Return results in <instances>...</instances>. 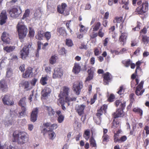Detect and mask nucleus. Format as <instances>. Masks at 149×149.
<instances>
[{"label":"nucleus","mask_w":149,"mask_h":149,"mask_svg":"<svg viewBox=\"0 0 149 149\" xmlns=\"http://www.w3.org/2000/svg\"><path fill=\"white\" fill-rule=\"evenodd\" d=\"M119 41L123 45H124L126 42V38H119Z\"/></svg>","instance_id":"56"},{"label":"nucleus","mask_w":149,"mask_h":149,"mask_svg":"<svg viewBox=\"0 0 149 149\" xmlns=\"http://www.w3.org/2000/svg\"><path fill=\"white\" fill-rule=\"evenodd\" d=\"M15 49V47L14 46H10L9 47L6 46L3 48V49L4 51L8 53H10L13 51Z\"/></svg>","instance_id":"29"},{"label":"nucleus","mask_w":149,"mask_h":149,"mask_svg":"<svg viewBox=\"0 0 149 149\" xmlns=\"http://www.w3.org/2000/svg\"><path fill=\"white\" fill-rule=\"evenodd\" d=\"M60 51L62 55H63L66 54V50L64 47L62 48L60 50Z\"/></svg>","instance_id":"64"},{"label":"nucleus","mask_w":149,"mask_h":149,"mask_svg":"<svg viewBox=\"0 0 149 149\" xmlns=\"http://www.w3.org/2000/svg\"><path fill=\"white\" fill-rule=\"evenodd\" d=\"M7 19V13L6 10L2 11L0 15V24L3 25L6 22Z\"/></svg>","instance_id":"14"},{"label":"nucleus","mask_w":149,"mask_h":149,"mask_svg":"<svg viewBox=\"0 0 149 149\" xmlns=\"http://www.w3.org/2000/svg\"><path fill=\"white\" fill-rule=\"evenodd\" d=\"M21 84L24 87V89H26L29 86V83L28 81H24L22 82Z\"/></svg>","instance_id":"50"},{"label":"nucleus","mask_w":149,"mask_h":149,"mask_svg":"<svg viewBox=\"0 0 149 149\" xmlns=\"http://www.w3.org/2000/svg\"><path fill=\"white\" fill-rule=\"evenodd\" d=\"M124 21L123 19V17H118V16L114 18V19L113 21V22L114 23H120L121 22L123 23Z\"/></svg>","instance_id":"32"},{"label":"nucleus","mask_w":149,"mask_h":149,"mask_svg":"<svg viewBox=\"0 0 149 149\" xmlns=\"http://www.w3.org/2000/svg\"><path fill=\"white\" fill-rule=\"evenodd\" d=\"M144 130L146 131V135L149 134V126H145L144 128Z\"/></svg>","instance_id":"62"},{"label":"nucleus","mask_w":149,"mask_h":149,"mask_svg":"<svg viewBox=\"0 0 149 149\" xmlns=\"http://www.w3.org/2000/svg\"><path fill=\"white\" fill-rule=\"evenodd\" d=\"M26 98L25 97L22 98L18 103V104L21 107L22 111L19 113L20 116H22L26 114Z\"/></svg>","instance_id":"4"},{"label":"nucleus","mask_w":149,"mask_h":149,"mask_svg":"<svg viewBox=\"0 0 149 149\" xmlns=\"http://www.w3.org/2000/svg\"><path fill=\"white\" fill-rule=\"evenodd\" d=\"M79 26L81 28L79 30L81 32L85 33L87 32V29L85 28L83 25L81 24V22L79 24Z\"/></svg>","instance_id":"40"},{"label":"nucleus","mask_w":149,"mask_h":149,"mask_svg":"<svg viewBox=\"0 0 149 149\" xmlns=\"http://www.w3.org/2000/svg\"><path fill=\"white\" fill-rule=\"evenodd\" d=\"M124 115L123 110L121 109H117L116 112L113 114V117L114 119H116L118 117H123Z\"/></svg>","instance_id":"16"},{"label":"nucleus","mask_w":149,"mask_h":149,"mask_svg":"<svg viewBox=\"0 0 149 149\" xmlns=\"http://www.w3.org/2000/svg\"><path fill=\"white\" fill-rule=\"evenodd\" d=\"M60 103L61 105L62 109L64 111L65 110H66V108L64 106L65 104V102L61 100L60 101Z\"/></svg>","instance_id":"61"},{"label":"nucleus","mask_w":149,"mask_h":149,"mask_svg":"<svg viewBox=\"0 0 149 149\" xmlns=\"http://www.w3.org/2000/svg\"><path fill=\"white\" fill-rule=\"evenodd\" d=\"M21 13L22 10L20 8L19 10L17 8L13 7L10 10V16L13 18L17 17Z\"/></svg>","instance_id":"8"},{"label":"nucleus","mask_w":149,"mask_h":149,"mask_svg":"<svg viewBox=\"0 0 149 149\" xmlns=\"http://www.w3.org/2000/svg\"><path fill=\"white\" fill-rule=\"evenodd\" d=\"M2 101L5 105L11 106L14 104V101L9 95H5L2 99Z\"/></svg>","instance_id":"9"},{"label":"nucleus","mask_w":149,"mask_h":149,"mask_svg":"<svg viewBox=\"0 0 149 149\" xmlns=\"http://www.w3.org/2000/svg\"><path fill=\"white\" fill-rule=\"evenodd\" d=\"M134 94L133 93H131L129 95V100L130 103L129 105L127 107V109H129L130 108L134 102L135 101V99L134 98Z\"/></svg>","instance_id":"26"},{"label":"nucleus","mask_w":149,"mask_h":149,"mask_svg":"<svg viewBox=\"0 0 149 149\" xmlns=\"http://www.w3.org/2000/svg\"><path fill=\"white\" fill-rule=\"evenodd\" d=\"M94 52L95 56H98L101 53V52L97 48H94Z\"/></svg>","instance_id":"60"},{"label":"nucleus","mask_w":149,"mask_h":149,"mask_svg":"<svg viewBox=\"0 0 149 149\" xmlns=\"http://www.w3.org/2000/svg\"><path fill=\"white\" fill-rule=\"evenodd\" d=\"M115 98L114 95L113 94H111L108 99V101L110 102H112L113 101L114 99Z\"/></svg>","instance_id":"49"},{"label":"nucleus","mask_w":149,"mask_h":149,"mask_svg":"<svg viewBox=\"0 0 149 149\" xmlns=\"http://www.w3.org/2000/svg\"><path fill=\"white\" fill-rule=\"evenodd\" d=\"M86 107V105L84 104L77 105L75 107L76 111L79 116H81L84 114V110Z\"/></svg>","instance_id":"11"},{"label":"nucleus","mask_w":149,"mask_h":149,"mask_svg":"<svg viewBox=\"0 0 149 149\" xmlns=\"http://www.w3.org/2000/svg\"><path fill=\"white\" fill-rule=\"evenodd\" d=\"M82 87L83 85L82 82L77 81L74 84L73 89L76 95H78L79 94Z\"/></svg>","instance_id":"6"},{"label":"nucleus","mask_w":149,"mask_h":149,"mask_svg":"<svg viewBox=\"0 0 149 149\" xmlns=\"http://www.w3.org/2000/svg\"><path fill=\"white\" fill-rule=\"evenodd\" d=\"M63 90L62 95L65 97L68 96L69 92V88L66 86H63Z\"/></svg>","instance_id":"28"},{"label":"nucleus","mask_w":149,"mask_h":149,"mask_svg":"<svg viewBox=\"0 0 149 149\" xmlns=\"http://www.w3.org/2000/svg\"><path fill=\"white\" fill-rule=\"evenodd\" d=\"M141 63V62L140 61H138L136 63V68L135 70V73H136L137 70H139L140 71L141 70V68L140 66Z\"/></svg>","instance_id":"43"},{"label":"nucleus","mask_w":149,"mask_h":149,"mask_svg":"<svg viewBox=\"0 0 149 149\" xmlns=\"http://www.w3.org/2000/svg\"><path fill=\"white\" fill-rule=\"evenodd\" d=\"M127 139V137L125 136H123L119 139V143L123 142L125 141Z\"/></svg>","instance_id":"57"},{"label":"nucleus","mask_w":149,"mask_h":149,"mask_svg":"<svg viewBox=\"0 0 149 149\" xmlns=\"http://www.w3.org/2000/svg\"><path fill=\"white\" fill-rule=\"evenodd\" d=\"M76 100V98L75 97H71L68 96H66L65 99V100L63 101L65 102V103H67L68 104V106L70 105V102H71L75 101Z\"/></svg>","instance_id":"25"},{"label":"nucleus","mask_w":149,"mask_h":149,"mask_svg":"<svg viewBox=\"0 0 149 149\" xmlns=\"http://www.w3.org/2000/svg\"><path fill=\"white\" fill-rule=\"evenodd\" d=\"M38 112V109L36 108L34 109L31 113L30 119L33 122H35L37 119V114Z\"/></svg>","instance_id":"15"},{"label":"nucleus","mask_w":149,"mask_h":149,"mask_svg":"<svg viewBox=\"0 0 149 149\" xmlns=\"http://www.w3.org/2000/svg\"><path fill=\"white\" fill-rule=\"evenodd\" d=\"M0 89L3 92H7L8 90L7 82L4 79H2L0 81Z\"/></svg>","instance_id":"13"},{"label":"nucleus","mask_w":149,"mask_h":149,"mask_svg":"<svg viewBox=\"0 0 149 149\" xmlns=\"http://www.w3.org/2000/svg\"><path fill=\"white\" fill-rule=\"evenodd\" d=\"M119 121L116 119L113 120L112 123L111 128L113 130H116L119 127Z\"/></svg>","instance_id":"22"},{"label":"nucleus","mask_w":149,"mask_h":149,"mask_svg":"<svg viewBox=\"0 0 149 149\" xmlns=\"http://www.w3.org/2000/svg\"><path fill=\"white\" fill-rule=\"evenodd\" d=\"M133 111L139 114L140 116H142L143 115V111L141 109L138 107L134 108L133 109Z\"/></svg>","instance_id":"34"},{"label":"nucleus","mask_w":149,"mask_h":149,"mask_svg":"<svg viewBox=\"0 0 149 149\" xmlns=\"http://www.w3.org/2000/svg\"><path fill=\"white\" fill-rule=\"evenodd\" d=\"M46 108L48 114L49 116H54L55 112L51 107L47 106Z\"/></svg>","instance_id":"30"},{"label":"nucleus","mask_w":149,"mask_h":149,"mask_svg":"<svg viewBox=\"0 0 149 149\" xmlns=\"http://www.w3.org/2000/svg\"><path fill=\"white\" fill-rule=\"evenodd\" d=\"M122 63L124 64L125 67H128L130 65L131 61L130 59H129L125 61V63L124 62V61H123Z\"/></svg>","instance_id":"54"},{"label":"nucleus","mask_w":149,"mask_h":149,"mask_svg":"<svg viewBox=\"0 0 149 149\" xmlns=\"http://www.w3.org/2000/svg\"><path fill=\"white\" fill-rule=\"evenodd\" d=\"M143 84L144 81H141L136 87V89L135 93L137 96L141 95L144 92V89H142Z\"/></svg>","instance_id":"10"},{"label":"nucleus","mask_w":149,"mask_h":149,"mask_svg":"<svg viewBox=\"0 0 149 149\" xmlns=\"http://www.w3.org/2000/svg\"><path fill=\"white\" fill-rule=\"evenodd\" d=\"M12 136L13 141L17 143L18 145H23L29 141V135L24 131L15 130L13 132Z\"/></svg>","instance_id":"1"},{"label":"nucleus","mask_w":149,"mask_h":149,"mask_svg":"<svg viewBox=\"0 0 149 149\" xmlns=\"http://www.w3.org/2000/svg\"><path fill=\"white\" fill-rule=\"evenodd\" d=\"M117 134H115L113 136V140L115 143H116L117 142H119V139L118 138V133L117 132Z\"/></svg>","instance_id":"55"},{"label":"nucleus","mask_w":149,"mask_h":149,"mask_svg":"<svg viewBox=\"0 0 149 149\" xmlns=\"http://www.w3.org/2000/svg\"><path fill=\"white\" fill-rule=\"evenodd\" d=\"M49 139L53 140L56 136L54 132L50 131L49 133Z\"/></svg>","instance_id":"44"},{"label":"nucleus","mask_w":149,"mask_h":149,"mask_svg":"<svg viewBox=\"0 0 149 149\" xmlns=\"http://www.w3.org/2000/svg\"><path fill=\"white\" fill-rule=\"evenodd\" d=\"M137 3L139 6L135 11L136 14L143 15L148 11V1H144L142 3L141 0H139Z\"/></svg>","instance_id":"2"},{"label":"nucleus","mask_w":149,"mask_h":149,"mask_svg":"<svg viewBox=\"0 0 149 149\" xmlns=\"http://www.w3.org/2000/svg\"><path fill=\"white\" fill-rule=\"evenodd\" d=\"M47 77H42L40 81V83L42 85H45L47 84Z\"/></svg>","instance_id":"36"},{"label":"nucleus","mask_w":149,"mask_h":149,"mask_svg":"<svg viewBox=\"0 0 149 149\" xmlns=\"http://www.w3.org/2000/svg\"><path fill=\"white\" fill-rule=\"evenodd\" d=\"M66 45L68 46H72L73 45L72 40L67 39L66 40Z\"/></svg>","instance_id":"58"},{"label":"nucleus","mask_w":149,"mask_h":149,"mask_svg":"<svg viewBox=\"0 0 149 149\" xmlns=\"http://www.w3.org/2000/svg\"><path fill=\"white\" fill-rule=\"evenodd\" d=\"M51 92V89L49 88H45L42 91L41 98L44 99H46V97Z\"/></svg>","instance_id":"19"},{"label":"nucleus","mask_w":149,"mask_h":149,"mask_svg":"<svg viewBox=\"0 0 149 149\" xmlns=\"http://www.w3.org/2000/svg\"><path fill=\"white\" fill-rule=\"evenodd\" d=\"M118 90V91L117 93L118 94L121 95L124 94L125 89L124 88V86L123 85L120 86Z\"/></svg>","instance_id":"35"},{"label":"nucleus","mask_w":149,"mask_h":149,"mask_svg":"<svg viewBox=\"0 0 149 149\" xmlns=\"http://www.w3.org/2000/svg\"><path fill=\"white\" fill-rule=\"evenodd\" d=\"M81 70V67L78 63H75L72 69V72L75 74H78Z\"/></svg>","instance_id":"20"},{"label":"nucleus","mask_w":149,"mask_h":149,"mask_svg":"<svg viewBox=\"0 0 149 149\" xmlns=\"http://www.w3.org/2000/svg\"><path fill=\"white\" fill-rule=\"evenodd\" d=\"M67 7V5L65 3H62L61 5H58L57 7L58 12L60 14H63Z\"/></svg>","instance_id":"17"},{"label":"nucleus","mask_w":149,"mask_h":149,"mask_svg":"<svg viewBox=\"0 0 149 149\" xmlns=\"http://www.w3.org/2000/svg\"><path fill=\"white\" fill-rule=\"evenodd\" d=\"M102 138L103 142H107L109 141V136L107 134H103Z\"/></svg>","instance_id":"46"},{"label":"nucleus","mask_w":149,"mask_h":149,"mask_svg":"<svg viewBox=\"0 0 149 149\" xmlns=\"http://www.w3.org/2000/svg\"><path fill=\"white\" fill-rule=\"evenodd\" d=\"M126 103V102L125 101L123 102V103H121L120 104V109H121L123 110L125 108Z\"/></svg>","instance_id":"63"},{"label":"nucleus","mask_w":149,"mask_h":149,"mask_svg":"<svg viewBox=\"0 0 149 149\" xmlns=\"http://www.w3.org/2000/svg\"><path fill=\"white\" fill-rule=\"evenodd\" d=\"M103 113V111L102 110L101 108H100L99 109L97 110V112L96 115L100 120L101 119L100 116L102 115Z\"/></svg>","instance_id":"38"},{"label":"nucleus","mask_w":149,"mask_h":149,"mask_svg":"<svg viewBox=\"0 0 149 149\" xmlns=\"http://www.w3.org/2000/svg\"><path fill=\"white\" fill-rule=\"evenodd\" d=\"M33 69L30 67H28L25 73L22 74V77L24 78H26L30 77H32L33 74Z\"/></svg>","instance_id":"18"},{"label":"nucleus","mask_w":149,"mask_h":149,"mask_svg":"<svg viewBox=\"0 0 149 149\" xmlns=\"http://www.w3.org/2000/svg\"><path fill=\"white\" fill-rule=\"evenodd\" d=\"M64 119V116L63 115H60L58 118L57 120L59 123H61Z\"/></svg>","instance_id":"45"},{"label":"nucleus","mask_w":149,"mask_h":149,"mask_svg":"<svg viewBox=\"0 0 149 149\" xmlns=\"http://www.w3.org/2000/svg\"><path fill=\"white\" fill-rule=\"evenodd\" d=\"M103 83L104 85H108L109 83L112 81V76L109 72H106L103 74Z\"/></svg>","instance_id":"7"},{"label":"nucleus","mask_w":149,"mask_h":149,"mask_svg":"<svg viewBox=\"0 0 149 149\" xmlns=\"http://www.w3.org/2000/svg\"><path fill=\"white\" fill-rule=\"evenodd\" d=\"M104 35V31H103L102 28L99 30L98 32V36L100 37H102Z\"/></svg>","instance_id":"53"},{"label":"nucleus","mask_w":149,"mask_h":149,"mask_svg":"<svg viewBox=\"0 0 149 149\" xmlns=\"http://www.w3.org/2000/svg\"><path fill=\"white\" fill-rule=\"evenodd\" d=\"M71 20H67L66 21H65L64 22V23L65 24L66 26L67 29L69 30L70 33H71L72 30L69 27L70 24V23Z\"/></svg>","instance_id":"48"},{"label":"nucleus","mask_w":149,"mask_h":149,"mask_svg":"<svg viewBox=\"0 0 149 149\" xmlns=\"http://www.w3.org/2000/svg\"><path fill=\"white\" fill-rule=\"evenodd\" d=\"M58 127V125L57 124L55 123L51 124L50 127V129L52 130V131L54 129H55Z\"/></svg>","instance_id":"59"},{"label":"nucleus","mask_w":149,"mask_h":149,"mask_svg":"<svg viewBox=\"0 0 149 149\" xmlns=\"http://www.w3.org/2000/svg\"><path fill=\"white\" fill-rule=\"evenodd\" d=\"M101 25V23L100 22H97L94 26L93 28V31H97L99 29Z\"/></svg>","instance_id":"39"},{"label":"nucleus","mask_w":149,"mask_h":149,"mask_svg":"<svg viewBox=\"0 0 149 149\" xmlns=\"http://www.w3.org/2000/svg\"><path fill=\"white\" fill-rule=\"evenodd\" d=\"M58 56L55 55H53L51 57L49 62V63L52 65L55 63L58 59Z\"/></svg>","instance_id":"31"},{"label":"nucleus","mask_w":149,"mask_h":149,"mask_svg":"<svg viewBox=\"0 0 149 149\" xmlns=\"http://www.w3.org/2000/svg\"><path fill=\"white\" fill-rule=\"evenodd\" d=\"M30 11L29 9H27L25 11V13H24L22 19H24L26 18L27 17L29 16V15Z\"/></svg>","instance_id":"41"},{"label":"nucleus","mask_w":149,"mask_h":149,"mask_svg":"<svg viewBox=\"0 0 149 149\" xmlns=\"http://www.w3.org/2000/svg\"><path fill=\"white\" fill-rule=\"evenodd\" d=\"M1 40L4 44H9L10 42V38H1Z\"/></svg>","instance_id":"47"},{"label":"nucleus","mask_w":149,"mask_h":149,"mask_svg":"<svg viewBox=\"0 0 149 149\" xmlns=\"http://www.w3.org/2000/svg\"><path fill=\"white\" fill-rule=\"evenodd\" d=\"M19 37H25L27 33V29L26 26L18 23L17 26Z\"/></svg>","instance_id":"3"},{"label":"nucleus","mask_w":149,"mask_h":149,"mask_svg":"<svg viewBox=\"0 0 149 149\" xmlns=\"http://www.w3.org/2000/svg\"><path fill=\"white\" fill-rule=\"evenodd\" d=\"M31 45L29 44L24 46L20 52L21 58L23 59H25L29 55V49L31 47Z\"/></svg>","instance_id":"5"},{"label":"nucleus","mask_w":149,"mask_h":149,"mask_svg":"<svg viewBox=\"0 0 149 149\" xmlns=\"http://www.w3.org/2000/svg\"><path fill=\"white\" fill-rule=\"evenodd\" d=\"M29 30L28 35L30 37H33L34 36L35 31L33 29L31 28H29Z\"/></svg>","instance_id":"42"},{"label":"nucleus","mask_w":149,"mask_h":149,"mask_svg":"<svg viewBox=\"0 0 149 149\" xmlns=\"http://www.w3.org/2000/svg\"><path fill=\"white\" fill-rule=\"evenodd\" d=\"M88 75L85 81H88L92 79L93 77V72L91 70V69H88Z\"/></svg>","instance_id":"23"},{"label":"nucleus","mask_w":149,"mask_h":149,"mask_svg":"<svg viewBox=\"0 0 149 149\" xmlns=\"http://www.w3.org/2000/svg\"><path fill=\"white\" fill-rule=\"evenodd\" d=\"M129 3V1L128 0L127 1H123L122 0L120 4H124L122 6L123 8L125 9L126 10H128L129 9V7L128 6Z\"/></svg>","instance_id":"33"},{"label":"nucleus","mask_w":149,"mask_h":149,"mask_svg":"<svg viewBox=\"0 0 149 149\" xmlns=\"http://www.w3.org/2000/svg\"><path fill=\"white\" fill-rule=\"evenodd\" d=\"M89 142L90 146L91 147H95L96 148L97 145L96 141L93 137H91L89 139Z\"/></svg>","instance_id":"27"},{"label":"nucleus","mask_w":149,"mask_h":149,"mask_svg":"<svg viewBox=\"0 0 149 149\" xmlns=\"http://www.w3.org/2000/svg\"><path fill=\"white\" fill-rule=\"evenodd\" d=\"M141 23L140 22H138L137 23V25L136 26L132 29V30L134 31H139L140 29V24Z\"/></svg>","instance_id":"52"},{"label":"nucleus","mask_w":149,"mask_h":149,"mask_svg":"<svg viewBox=\"0 0 149 149\" xmlns=\"http://www.w3.org/2000/svg\"><path fill=\"white\" fill-rule=\"evenodd\" d=\"M63 75V71L60 68H55L54 70V72L53 74V78L56 79L61 78Z\"/></svg>","instance_id":"12"},{"label":"nucleus","mask_w":149,"mask_h":149,"mask_svg":"<svg viewBox=\"0 0 149 149\" xmlns=\"http://www.w3.org/2000/svg\"><path fill=\"white\" fill-rule=\"evenodd\" d=\"M148 26H145L143 29L141 30L140 32V37H147L146 36L147 32V29Z\"/></svg>","instance_id":"21"},{"label":"nucleus","mask_w":149,"mask_h":149,"mask_svg":"<svg viewBox=\"0 0 149 149\" xmlns=\"http://www.w3.org/2000/svg\"><path fill=\"white\" fill-rule=\"evenodd\" d=\"M97 98V94H95L93 96V98H92L91 99L90 101V104H92L95 102V100H96Z\"/></svg>","instance_id":"51"},{"label":"nucleus","mask_w":149,"mask_h":149,"mask_svg":"<svg viewBox=\"0 0 149 149\" xmlns=\"http://www.w3.org/2000/svg\"><path fill=\"white\" fill-rule=\"evenodd\" d=\"M41 43L40 41L38 42V49L36 50V57H38L39 56V51L41 49Z\"/></svg>","instance_id":"37"},{"label":"nucleus","mask_w":149,"mask_h":149,"mask_svg":"<svg viewBox=\"0 0 149 149\" xmlns=\"http://www.w3.org/2000/svg\"><path fill=\"white\" fill-rule=\"evenodd\" d=\"M58 33L62 36H66L67 33L65 28L63 27H60L57 29Z\"/></svg>","instance_id":"24"}]
</instances>
